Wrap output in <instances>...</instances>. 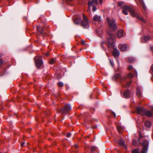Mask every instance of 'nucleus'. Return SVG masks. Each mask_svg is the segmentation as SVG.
<instances>
[{
  "instance_id": "1",
  "label": "nucleus",
  "mask_w": 153,
  "mask_h": 153,
  "mask_svg": "<svg viewBox=\"0 0 153 153\" xmlns=\"http://www.w3.org/2000/svg\"><path fill=\"white\" fill-rule=\"evenodd\" d=\"M107 20L109 24L110 30L107 32L108 38L107 46L109 48H113L114 46L115 37L114 34L117 29L116 24L113 19H109L107 18Z\"/></svg>"
},
{
  "instance_id": "2",
  "label": "nucleus",
  "mask_w": 153,
  "mask_h": 153,
  "mask_svg": "<svg viewBox=\"0 0 153 153\" xmlns=\"http://www.w3.org/2000/svg\"><path fill=\"white\" fill-rule=\"evenodd\" d=\"M122 13L125 15H127L128 14L127 11H129L132 16L137 18L143 22H146L145 20L143 18L140 16L137 13L135 12L133 8L128 5H124Z\"/></svg>"
},
{
  "instance_id": "3",
  "label": "nucleus",
  "mask_w": 153,
  "mask_h": 153,
  "mask_svg": "<svg viewBox=\"0 0 153 153\" xmlns=\"http://www.w3.org/2000/svg\"><path fill=\"white\" fill-rule=\"evenodd\" d=\"M137 113L141 115H146L148 117H151L153 116V113L150 111H147L142 107L137 106L136 108Z\"/></svg>"
},
{
  "instance_id": "4",
  "label": "nucleus",
  "mask_w": 153,
  "mask_h": 153,
  "mask_svg": "<svg viewBox=\"0 0 153 153\" xmlns=\"http://www.w3.org/2000/svg\"><path fill=\"white\" fill-rule=\"evenodd\" d=\"M71 109V108L70 105L67 104H65L64 106L59 111H58L63 115H66L68 114L69 111Z\"/></svg>"
},
{
  "instance_id": "5",
  "label": "nucleus",
  "mask_w": 153,
  "mask_h": 153,
  "mask_svg": "<svg viewBox=\"0 0 153 153\" xmlns=\"http://www.w3.org/2000/svg\"><path fill=\"white\" fill-rule=\"evenodd\" d=\"M113 79H115L116 80H117V79L119 80L122 86L123 87V85H125V84H124V82H126V77H122L120 74H117L114 76Z\"/></svg>"
},
{
  "instance_id": "6",
  "label": "nucleus",
  "mask_w": 153,
  "mask_h": 153,
  "mask_svg": "<svg viewBox=\"0 0 153 153\" xmlns=\"http://www.w3.org/2000/svg\"><path fill=\"white\" fill-rule=\"evenodd\" d=\"M141 145L142 148L141 153H147L149 146V142L147 140H144L142 141Z\"/></svg>"
},
{
  "instance_id": "7",
  "label": "nucleus",
  "mask_w": 153,
  "mask_h": 153,
  "mask_svg": "<svg viewBox=\"0 0 153 153\" xmlns=\"http://www.w3.org/2000/svg\"><path fill=\"white\" fill-rule=\"evenodd\" d=\"M83 19L81 21V25L84 28H88L89 27L88 19L84 15H83Z\"/></svg>"
},
{
  "instance_id": "8",
  "label": "nucleus",
  "mask_w": 153,
  "mask_h": 153,
  "mask_svg": "<svg viewBox=\"0 0 153 153\" xmlns=\"http://www.w3.org/2000/svg\"><path fill=\"white\" fill-rule=\"evenodd\" d=\"M34 59L37 67L39 68H40L43 64V61L40 57L36 56L34 57Z\"/></svg>"
},
{
  "instance_id": "9",
  "label": "nucleus",
  "mask_w": 153,
  "mask_h": 153,
  "mask_svg": "<svg viewBox=\"0 0 153 153\" xmlns=\"http://www.w3.org/2000/svg\"><path fill=\"white\" fill-rule=\"evenodd\" d=\"M37 29L38 31L42 35H47V30L45 27L41 26H37Z\"/></svg>"
},
{
  "instance_id": "10",
  "label": "nucleus",
  "mask_w": 153,
  "mask_h": 153,
  "mask_svg": "<svg viewBox=\"0 0 153 153\" xmlns=\"http://www.w3.org/2000/svg\"><path fill=\"white\" fill-rule=\"evenodd\" d=\"M81 21V17L79 16H77L75 17L74 19V23L76 24H79Z\"/></svg>"
},
{
  "instance_id": "11",
  "label": "nucleus",
  "mask_w": 153,
  "mask_h": 153,
  "mask_svg": "<svg viewBox=\"0 0 153 153\" xmlns=\"http://www.w3.org/2000/svg\"><path fill=\"white\" fill-rule=\"evenodd\" d=\"M120 54V53L118 50L115 48H114L113 51V55L115 57L118 56Z\"/></svg>"
},
{
  "instance_id": "12",
  "label": "nucleus",
  "mask_w": 153,
  "mask_h": 153,
  "mask_svg": "<svg viewBox=\"0 0 153 153\" xmlns=\"http://www.w3.org/2000/svg\"><path fill=\"white\" fill-rule=\"evenodd\" d=\"M123 31L122 30H119L117 33V36L118 38H120L123 36Z\"/></svg>"
},
{
  "instance_id": "13",
  "label": "nucleus",
  "mask_w": 153,
  "mask_h": 153,
  "mask_svg": "<svg viewBox=\"0 0 153 153\" xmlns=\"http://www.w3.org/2000/svg\"><path fill=\"white\" fill-rule=\"evenodd\" d=\"M123 96L125 98H129L130 97V93L129 91L128 90H126L123 93Z\"/></svg>"
},
{
  "instance_id": "14",
  "label": "nucleus",
  "mask_w": 153,
  "mask_h": 153,
  "mask_svg": "<svg viewBox=\"0 0 153 153\" xmlns=\"http://www.w3.org/2000/svg\"><path fill=\"white\" fill-rule=\"evenodd\" d=\"M117 143L118 145L121 146H125V144L124 141L122 139H120L117 141Z\"/></svg>"
},
{
  "instance_id": "15",
  "label": "nucleus",
  "mask_w": 153,
  "mask_h": 153,
  "mask_svg": "<svg viewBox=\"0 0 153 153\" xmlns=\"http://www.w3.org/2000/svg\"><path fill=\"white\" fill-rule=\"evenodd\" d=\"M98 148L97 147L95 146H93L91 148V150L90 152L91 153H95V152H97V149Z\"/></svg>"
},
{
  "instance_id": "16",
  "label": "nucleus",
  "mask_w": 153,
  "mask_h": 153,
  "mask_svg": "<svg viewBox=\"0 0 153 153\" xmlns=\"http://www.w3.org/2000/svg\"><path fill=\"white\" fill-rule=\"evenodd\" d=\"M136 94L137 95V96H138L139 97H140L142 96L140 90V88L139 87L137 88Z\"/></svg>"
},
{
  "instance_id": "17",
  "label": "nucleus",
  "mask_w": 153,
  "mask_h": 153,
  "mask_svg": "<svg viewBox=\"0 0 153 153\" xmlns=\"http://www.w3.org/2000/svg\"><path fill=\"white\" fill-rule=\"evenodd\" d=\"M93 19L94 21H97L98 22L101 21L100 16H98L97 15H95L93 18Z\"/></svg>"
},
{
  "instance_id": "18",
  "label": "nucleus",
  "mask_w": 153,
  "mask_h": 153,
  "mask_svg": "<svg viewBox=\"0 0 153 153\" xmlns=\"http://www.w3.org/2000/svg\"><path fill=\"white\" fill-rule=\"evenodd\" d=\"M120 50L122 51H126L127 48V46L126 44L121 45L120 47Z\"/></svg>"
},
{
  "instance_id": "19",
  "label": "nucleus",
  "mask_w": 153,
  "mask_h": 153,
  "mask_svg": "<svg viewBox=\"0 0 153 153\" xmlns=\"http://www.w3.org/2000/svg\"><path fill=\"white\" fill-rule=\"evenodd\" d=\"M131 82L132 81H130L129 82H127L126 84H125V85H123V87L124 88H129L131 84Z\"/></svg>"
},
{
  "instance_id": "20",
  "label": "nucleus",
  "mask_w": 153,
  "mask_h": 153,
  "mask_svg": "<svg viewBox=\"0 0 153 153\" xmlns=\"http://www.w3.org/2000/svg\"><path fill=\"white\" fill-rule=\"evenodd\" d=\"M98 3V0H92L91 1H89L88 2L89 5H92L93 3L97 4Z\"/></svg>"
},
{
  "instance_id": "21",
  "label": "nucleus",
  "mask_w": 153,
  "mask_h": 153,
  "mask_svg": "<svg viewBox=\"0 0 153 153\" xmlns=\"http://www.w3.org/2000/svg\"><path fill=\"white\" fill-rule=\"evenodd\" d=\"M145 125L147 128H149L151 126V124L150 121H147L145 123Z\"/></svg>"
},
{
  "instance_id": "22",
  "label": "nucleus",
  "mask_w": 153,
  "mask_h": 153,
  "mask_svg": "<svg viewBox=\"0 0 153 153\" xmlns=\"http://www.w3.org/2000/svg\"><path fill=\"white\" fill-rule=\"evenodd\" d=\"M56 61V58H52L50 60V63L53 64L55 63Z\"/></svg>"
},
{
  "instance_id": "23",
  "label": "nucleus",
  "mask_w": 153,
  "mask_h": 153,
  "mask_svg": "<svg viewBox=\"0 0 153 153\" xmlns=\"http://www.w3.org/2000/svg\"><path fill=\"white\" fill-rule=\"evenodd\" d=\"M131 153H140L139 149H134L131 151Z\"/></svg>"
},
{
  "instance_id": "24",
  "label": "nucleus",
  "mask_w": 153,
  "mask_h": 153,
  "mask_svg": "<svg viewBox=\"0 0 153 153\" xmlns=\"http://www.w3.org/2000/svg\"><path fill=\"white\" fill-rule=\"evenodd\" d=\"M151 37L149 36H146L144 37V40L145 42H147L148 40L151 39Z\"/></svg>"
},
{
  "instance_id": "25",
  "label": "nucleus",
  "mask_w": 153,
  "mask_h": 153,
  "mask_svg": "<svg viewBox=\"0 0 153 153\" xmlns=\"http://www.w3.org/2000/svg\"><path fill=\"white\" fill-rule=\"evenodd\" d=\"M124 3L123 1H119L118 3V6L121 7L122 9H123V7L124 6H123Z\"/></svg>"
},
{
  "instance_id": "26",
  "label": "nucleus",
  "mask_w": 153,
  "mask_h": 153,
  "mask_svg": "<svg viewBox=\"0 0 153 153\" xmlns=\"http://www.w3.org/2000/svg\"><path fill=\"white\" fill-rule=\"evenodd\" d=\"M140 3L143 6L144 10H145L146 9V7H145L144 3L143 1V0H140Z\"/></svg>"
},
{
  "instance_id": "27",
  "label": "nucleus",
  "mask_w": 153,
  "mask_h": 153,
  "mask_svg": "<svg viewBox=\"0 0 153 153\" xmlns=\"http://www.w3.org/2000/svg\"><path fill=\"white\" fill-rule=\"evenodd\" d=\"M73 0H66V3L70 6H73V5L71 4V3L72 1Z\"/></svg>"
},
{
  "instance_id": "28",
  "label": "nucleus",
  "mask_w": 153,
  "mask_h": 153,
  "mask_svg": "<svg viewBox=\"0 0 153 153\" xmlns=\"http://www.w3.org/2000/svg\"><path fill=\"white\" fill-rule=\"evenodd\" d=\"M134 76V75L131 73H129L127 75V77L129 79L132 78Z\"/></svg>"
},
{
  "instance_id": "29",
  "label": "nucleus",
  "mask_w": 153,
  "mask_h": 153,
  "mask_svg": "<svg viewBox=\"0 0 153 153\" xmlns=\"http://www.w3.org/2000/svg\"><path fill=\"white\" fill-rule=\"evenodd\" d=\"M128 60L130 62H133L134 61V59L132 57H128Z\"/></svg>"
},
{
  "instance_id": "30",
  "label": "nucleus",
  "mask_w": 153,
  "mask_h": 153,
  "mask_svg": "<svg viewBox=\"0 0 153 153\" xmlns=\"http://www.w3.org/2000/svg\"><path fill=\"white\" fill-rule=\"evenodd\" d=\"M96 33L100 37L101 35L102 34V32L101 30H100L96 31Z\"/></svg>"
},
{
  "instance_id": "31",
  "label": "nucleus",
  "mask_w": 153,
  "mask_h": 153,
  "mask_svg": "<svg viewBox=\"0 0 153 153\" xmlns=\"http://www.w3.org/2000/svg\"><path fill=\"white\" fill-rule=\"evenodd\" d=\"M58 86L60 87H62L64 85L63 83L62 82H59L57 83Z\"/></svg>"
},
{
  "instance_id": "32",
  "label": "nucleus",
  "mask_w": 153,
  "mask_h": 153,
  "mask_svg": "<svg viewBox=\"0 0 153 153\" xmlns=\"http://www.w3.org/2000/svg\"><path fill=\"white\" fill-rule=\"evenodd\" d=\"M6 71V68H3V69L2 70V72H1V75H0V76H3L5 73Z\"/></svg>"
},
{
  "instance_id": "33",
  "label": "nucleus",
  "mask_w": 153,
  "mask_h": 153,
  "mask_svg": "<svg viewBox=\"0 0 153 153\" xmlns=\"http://www.w3.org/2000/svg\"><path fill=\"white\" fill-rule=\"evenodd\" d=\"M137 143V141L136 140H134L133 141V145L134 146H136Z\"/></svg>"
},
{
  "instance_id": "34",
  "label": "nucleus",
  "mask_w": 153,
  "mask_h": 153,
  "mask_svg": "<svg viewBox=\"0 0 153 153\" xmlns=\"http://www.w3.org/2000/svg\"><path fill=\"white\" fill-rule=\"evenodd\" d=\"M71 135V134L70 132L68 133L66 135V137H70Z\"/></svg>"
},
{
  "instance_id": "35",
  "label": "nucleus",
  "mask_w": 153,
  "mask_h": 153,
  "mask_svg": "<svg viewBox=\"0 0 153 153\" xmlns=\"http://www.w3.org/2000/svg\"><path fill=\"white\" fill-rule=\"evenodd\" d=\"M97 10L96 7L95 6H94L93 7L92 10L93 12Z\"/></svg>"
},
{
  "instance_id": "36",
  "label": "nucleus",
  "mask_w": 153,
  "mask_h": 153,
  "mask_svg": "<svg viewBox=\"0 0 153 153\" xmlns=\"http://www.w3.org/2000/svg\"><path fill=\"white\" fill-rule=\"evenodd\" d=\"M105 42H101V47H102V49L104 50H105V49L104 48H103V44H105Z\"/></svg>"
},
{
  "instance_id": "37",
  "label": "nucleus",
  "mask_w": 153,
  "mask_h": 153,
  "mask_svg": "<svg viewBox=\"0 0 153 153\" xmlns=\"http://www.w3.org/2000/svg\"><path fill=\"white\" fill-rule=\"evenodd\" d=\"M128 69L129 70H131L133 69V67L131 65H129Z\"/></svg>"
},
{
  "instance_id": "38",
  "label": "nucleus",
  "mask_w": 153,
  "mask_h": 153,
  "mask_svg": "<svg viewBox=\"0 0 153 153\" xmlns=\"http://www.w3.org/2000/svg\"><path fill=\"white\" fill-rule=\"evenodd\" d=\"M36 3V4H38L39 2V0H34Z\"/></svg>"
},
{
  "instance_id": "39",
  "label": "nucleus",
  "mask_w": 153,
  "mask_h": 153,
  "mask_svg": "<svg viewBox=\"0 0 153 153\" xmlns=\"http://www.w3.org/2000/svg\"><path fill=\"white\" fill-rule=\"evenodd\" d=\"M112 114L114 116V117H116V115L115 114V113L114 112H112Z\"/></svg>"
},
{
  "instance_id": "40",
  "label": "nucleus",
  "mask_w": 153,
  "mask_h": 153,
  "mask_svg": "<svg viewBox=\"0 0 153 153\" xmlns=\"http://www.w3.org/2000/svg\"><path fill=\"white\" fill-rule=\"evenodd\" d=\"M3 62L2 60L0 59V65Z\"/></svg>"
},
{
  "instance_id": "41",
  "label": "nucleus",
  "mask_w": 153,
  "mask_h": 153,
  "mask_svg": "<svg viewBox=\"0 0 153 153\" xmlns=\"http://www.w3.org/2000/svg\"><path fill=\"white\" fill-rule=\"evenodd\" d=\"M25 144V142H23L21 144V146H24V145Z\"/></svg>"
},
{
  "instance_id": "42",
  "label": "nucleus",
  "mask_w": 153,
  "mask_h": 153,
  "mask_svg": "<svg viewBox=\"0 0 153 153\" xmlns=\"http://www.w3.org/2000/svg\"><path fill=\"white\" fill-rule=\"evenodd\" d=\"M82 44H85V41L83 40H82L81 41Z\"/></svg>"
},
{
  "instance_id": "43",
  "label": "nucleus",
  "mask_w": 153,
  "mask_h": 153,
  "mask_svg": "<svg viewBox=\"0 0 153 153\" xmlns=\"http://www.w3.org/2000/svg\"><path fill=\"white\" fill-rule=\"evenodd\" d=\"M109 60H110V63L111 65L112 66H113V63H112V62L111 61V60H110V59H109Z\"/></svg>"
},
{
  "instance_id": "44",
  "label": "nucleus",
  "mask_w": 153,
  "mask_h": 153,
  "mask_svg": "<svg viewBox=\"0 0 153 153\" xmlns=\"http://www.w3.org/2000/svg\"><path fill=\"white\" fill-rule=\"evenodd\" d=\"M150 49L152 51H153V46L150 47Z\"/></svg>"
},
{
  "instance_id": "45",
  "label": "nucleus",
  "mask_w": 153,
  "mask_h": 153,
  "mask_svg": "<svg viewBox=\"0 0 153 153\" xmlns=\"http://www.w3.org/2000/svg\"><path fill=\"white\" fill-rule=\"evenodd\" d=\"M102 0H99V2L100 3H102Z\"/></svg>"
},
{
  "instance_id": "46",
  "label": "nucleus",
  "mask_w": 153,
  "mask_h": 153,
  "mask_svg": "<svg viewBox=\"0 0 153 153\" xmlns=\"http://www.w3.org/2000/svg\"><path fill=\"white\" fill-rule=\"evenodd\" d=\"M151 108L152 109V111L153 112V106H151Z\"/></svg>"
},
{
  "instance_id": "47",
  "label": "nucleus",
  "mask_w": 153,
  "mask_h": 153,
  "mask_svg": "<svg viewBox=\"0 0 153 153\" xmlns=\"http://www.w3.org/2000/svg\"><path fill=\"white\" fill-rule=\"evenodd\" d=\"M119 128H117L118 130V131H120V130H119Z\"/></svg>"
},
{
  "instance_id": "48",
  "label": "nucleus",
  "mask_w": 153,
  "mask_h": 153,
  "mask_svg": "<svg viewBox=\"0 0 153 153\" xmlns=\"http://www.w3.org/2000/svg\"><path fill=\"white\" fill-rule=\"evenodd\" d=\"M46 55L47 56H48L49 55L48 53H47L46 54Z\"/></svg>"
},
{
  "instance_id": "49",
  "label": "nucleus",
  "mask_w": 153,
  "mask_h": 153,
  "mask_svg": "<svg viewBox=\"0 0 153 153\" xmlns=\"http://www.w3.org/2000/svg\"><path fill=\"white\" fill-rule=\"evenodd\" d=\"M140 139H138V142H140Z\"/></svg>"
},
{
  "instance_id": "50",
  "label": "nucleus",
  "mask_w": 153,
  "mask_h": 153,
  "mask_svg": "<svg viewBox=\"0 0 153 153\" xmlns=\"http://www.w3.org/2000/svg\"><path fill=\"white\" fill-rule=\"evenodd\" d=\"M135 71V74H137V72H136V71H135H135Z\"/></svg>"
},
{
  "instance_id": "51",
  "label": "nucleus",
  "mask_w": 153,
  "mask_h": 153,
  "mask_svg": "<svg viewBox=\"0 0 153 153\" xmlns=\"http://www.w3.org/2000/svg\"><path fill=\"white\" fill-rule=\"evenodd\" d=\"M90 98L91 99H92V97H91V96H90Z\"/></svg>"
},
{
  "instance_id": "52",
  "label": "nucleus",
  "mask_w": 153,
  "mask_h": 153,
  "mask_svg": "<svg viewBox=\"0 0 153 153\" xmlns=\"http://www.w3.org/2000/svg\"><path fill=\"white\" fill-rule=\"evenodd\" d=\"M65 85H66V86H67L68 85H67V84H65Z\"/></svg>"
},
{
  "instance_id": "53",
  "label": "nucleus",
  "mask_w": 153,
  "mask_h": 153,
  "mask_svg": "<svg viewBox=\"0 0 153 153\" xmlns=\"http://www.w3.org/2000/svg\"><path fill=\"white\" fill-rule=\"evenodd\" d=\"M65 85H66V86H67L68 85H67V84H65Z\"/></svg>"
}]
</instances>
